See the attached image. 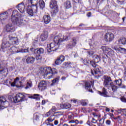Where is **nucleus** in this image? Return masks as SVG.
Listing matches in <instances>:
<instances>
[{"mask_svg":"<svg viewBox=\"0 0 126 126\" xmlns=\"http://www.w3.org/2000/svg\"><path fill=\"white\" fill-rule=\"evenodd\" d=\"M63 37H61L60 35L56 36L54 39V42L51 43L50 44L47 45V47L46 50L48 53H52V52H55L59 49V46H60L63 44Z\"/></svg>","mask_w":126,"mask_h":126,"instance_id":"f257e3e1","label":"nucleus"},{"mask_svg":"<svg viewBox=\"0 0 126 126\" xmlns=\"http://www.w3.org/2000/svg\"><path fill=\"white\" fill-rule=\"evenodd\" d=\"M12 15L13 17H11V21L13 24H16L18 26L22 25L23 23L22 21H23L20 19L22 17V16L17 11L14 10Z\"/></svg>","mask_w":126,"mask_h":126,"instance_id":"f03ea898","label":"nucleus"},{"mask_svg":"<svg viewBox=\"0 0 126 126\" xmlns=\"http://www.w3.org/2000/svg\"><path fill=\"white\" fill-rule=\"evenodd\" d=\"M49 6L52 10L51 14L52 16H55L59 11V6L58 5V1L56 0H51Z\"/></svg>","mask_w":126,"mask_h":126,"instance_id":"7ed1b4c3","label":"nucleus"},{"mask_svg":"<svg viewBox=\"0 0 126 126\" xmlns=\"http://www.w3.org/2000/svg\"><path fill=\"white\" fill-rule=\"evenodd\" d=\"M44 71H45V73L44 74V76L45 77H48V78H52V75L50 74H56V73H58V70L54 68H51V67H46L44 68Z\"/></svg>","mask_w":126,"mask_h":126,"instance_id":"20e7f679","label":"nucleus"},{"mask_svg":"<svg viewBox=\"0 0 126 126\" xmlns=\"http://www.w3.org/2000/svg\"><path fill=\"white\" fill-rule=\"evenodd\" d=\"M8 99L13 103H18V102H22V101H24V96L20 97L19 95H9L8 96Z\"/></svg>","mask_w":126,"mask_h":126,"instance_id":"39448f33","label":"nucleus"},{"mask_svg":"<svg viewBox=\"0 0 126 126\" xmlns=\"http://www.w3.org/2000/svg\"><path fill=\"white\" fill-rule=\"evenodd\" d=\"M0 110H3L9 106V102L6 101V98L3 95L0 96Z\"/></svg>","mask_w":126,"mask_h":126,"instance_id":"423d86ee","label":"nucleus"},{"mask_svg":"<svg viewBox=\"0 0 126 126\" xmlns=\"http://www.w3.org/2000/svg\"><path fill=\"white\" fill-rule=\"evenodd\" d=\"M91 72L93 75H94L95 78H96V79H98V78L102 76L101 70L98 67L94 68L93 70H91Z\"/></svg>","mask_w":126,"mask_h":126,"instance_id":"0eeeda50","label":"nucleus"},{"mask_svg":"<svg viewBox=\"0 0 126 126\" xmlns=\"http://www.w3.org/2000/svg\"><path fill=\"white\" fill-rule=\"evenodd\" d=\"M100 49L102 50L104 54H107L109 56L114 55V50L106 46H101Z\"/></svg>","mask_w":126,"mask_h":126,"instance_id":"6e6552de","label":"nucleus"},{"mask_svg":"<svg viewBox=\"0 0 126 126\" xmlns=\"http://www.w3.org/2000/svg\"><path fill=\"white\" fill-rule=\"evenodd\" d=\"M113 82H112V79H111L110 77H106L104 78V81L103 85L105 87H107L108 89H110L111 86L113 84Z\"/></svg>","mask_w":126,"mask_h":126,"instance_id":"1a4fd4ad","label":"nucleus"},{"mask_svg":"<svg viewBox=\"0 0 126 126\" xmlns=\"http://www.w3.org/2000/svg\"><path fill=\"white\" fill-rule=\"evenodd\" d=\"M104 39L106 42H112L115 39V35L112 32H107L104 36Z\"/></svg>","mask_w":126,"mask_h":126,"instance_id":"9d476101","label":"nucleus"},{"mask_svg":"<svg viewBox=\"0 0 126 126\" xmlns=\"http://www.w3.org/2000/svg\"><path fill=\"white\" fill-rule=\"evenodd\" d=\"M11 51L13 52V54H16V53H28L29 51L28 49H20V51L17 50L16 47L13 46L11 48H10Z\"/></svg>","mask_w":126,"mask_h":126,"instance_id":"9b49d317","label":"nucleus"},{"mask_svg":"<svg viewBox=\"0 0 126 126\" xmlns=\"http://www.w3.org/2000/svg\"><path fill=\"white\" fill-rule=\"evenodd\" d=\"M38 88L40 91H44L47 89V82L45 81H41L38 85Z\"/></svg>","mask_w":126,"mask_h":126,"instance_id":"f8f14e48","label":"nucleus"},{"mask_svg":"<svg viewBox=\"0 0 126 126\" xmlns=\"http://www.w3.org/2000/svg\"><path fill=\"white\" fill-rule=\"evenodd\" d=\"M93 84L92 81H88L85 82V85L84 86L86 90H88L89 92H93L92 89H91V85Z\"/></svg>","mask_w":126,"mask_h":126,"instance_id":"ddd939ff","label":"nucleus"},{"mask_svg":"<svg viewBox=\"0 0 126 126\" xmlns=\"http://www.w3.org/2000/svg\"><path fill=\"white\" fill-rule=\"evenodd\" d=\"M5 30L6 32H14L15 28L11 24H8L5 26Z\"/></svg>","mask_w":126,"mask_h":126,"instance_id":"4468645a","label":"nucleus"},{"mask_svg":"<svg viewBox=\"0 0 126 126\" xmlns=\"http://www.w3.org/2000/svg\"><path fill=\"white\" fill-rule=\"evenodd\" d=\"M25 58L27 63H34V62H35V57H33L32 56H26Z\"/></svg>","mask_w":126,"mask_h":126,"instance_id":"2eb2a0df","label":"nucleus"},{"mask_svg":"<svg viewBox=\"0 0 126 126\" xmlns=\"http://www.w3.org/2000/svg\"><path fill=\"white\" fill-rule=\"evenodd\" d=\"M9 40L10 44L12 45H17L18 43V40L16 37L9 36Z\"/></svg>","mask_w":126,"mask_h":126,"instance_id":"dca6fc26","label":"nucleus"},{"mask_svg":"<svg viewBox=\"0 0 126 126\" xmlns=\"http://www.w3.org/2000/svg\"><path fill=\"white\" fill-rule=\"evenodd\" d=\"M16 7L21 13H23V12L25 11V5H24L23 3H20L16 6Z\"/></svg>","mask_w":126,"mask_h":126,"instance_id":"f3484780","label":"nucleus"},{"mask_svg":"<svg viewBox=\"0 0 126 126\" xmlns=\"http://www.w3.org/2000/svg\"><path fill=\"white\" fill-rule=\"evenodd\" d=\"M48 38V32L45 31L43 33L40 35V40L43 42V41H46Z\"/></svg>","mask_w":126,"mask_h":126,"instance_id":"a211bd4d","label":"nucleus"},{"mask_svg":"<svg viewBox=\"0 0 126 126\" xmlns=\"http://www.w3.org/2000/svg\"><path fill=\"white\" fill-rule=\"evenodd\" d=\"M43 19L45 24H49L51 22V16L49 15H45Z\"/></svg>","mask_w":126,"mask_h":126,"instance_id":"6ab92c4d","label":"nucleus"},{"mask_svg":"<svg viewBox=\"0 0 126 126\" xmlns=\"http://www.w3.org/2000/svg\"><path fill=\"white\" fill-rule=\"evenodd\" d=\"M61 109H70L71 108V104L68 103H63L60 104Z\"/></svg>","mask_w":126,"mask_h":126,"instance_id":"aec40b11","label":"nucleus"},{"mask_svg":"<svg viewBox=\"0 0 126 126\" xmlns=\"http://www.w3.org/2000/svg\"><path fill=\"white\" fill-rule=\"evenodd\" d=\"M28 6H31V5H37L38 4V0H28Z\"/></svg>","mask_w":126,"mask_h":126,"instance_id":"412c9836","label":"nucleus"},{"mask_svg":"<svg viewBox=\"0 0 126 126\" xmlns=\"http://www.w3.org/2000/svg\"><path fill=\"white\" fill-rule=\"evenodd\" d=\"M44 50L43 48H37L34 50V54L35 55H43L44 54Z\"/></svg>","mask_w":126,"mask_h":126,"instance_id":"4be33fe9","label":"nucleus"},{"mask_svg":"<svg viewBox=\"0 0 126 126\" xmlns=\"http://www.w3.org/2000/svg\"><path fill=\"white\" fill-rule=\"evenodd\" d=\"M8 13L7 11H5L0 14V19L1 20H5L7 18Z\"/></svg>","mask_w":126,"mask_h":126,"instance_id":"5701e85b","label":"nucleus"},{"mask_svg":"<svg viewBox=\"0 0 126 126\" xmlns=\"http://www.w3.org/2000/svg\"><path fill=\"white\" fill-rule=\"evenodd\" d=\"M61 116H62V114H61L60 112H56L53 114L52 117L54 118V120H58V119H59V118H60Z\"/></svg>","mask_w":126,"mask_h":126,"instance_id":"b1692460","label":"nucleus"},{"mask_svg":"<svg viewBox=\"0 0 126 126\" xmlns=\"http://www.w3.org/2000/svg\"><path fill=\"white\" fill-rule=\"evenodd\" d=\"M30 7H31V9L34 13H37L38 12V6H37V5H32L30 6Z\"/></svg>","mask_w":126,"mask_h":126,"instance_id":"393cba45","label":"nucleus"},{"mask_svg":"<svg viewBox=\"0 0 126 126\" xmlns=\"http://www.w3.org/2000/svg\"><path fill=\"white\" fill-rule=\"evenodd\" d=\"M93 58L94 60L95 63H98L101 61V58H99V56L97 55H94L93 56Z\"/></svg>","mask_w":126,"mask_h":126,"instance_id":"a878e982","label":"nucleus"},{"mask_svg":"<svg viewBox=\"0 0 126 126\" xmlns=\"http://www.w3.org/2000/svg\"><path fill=\"white\" fill-rule=\"evenodd\" d=\"M64 6L68 9V8H70L71 7V2H70V1H66L64 3Z\"/></svg>","mask_w":126,"mask_h":126,"instance_id":"bb28decb","label":"nucleus"},{"mask_svg":"<svg viewBox=\"0 0 126 126\" xmlns=\"http://www.w3.org/2000/svg\"><path fill=\"white\" fill-rule=\"evenodd\" d=\"M119 43L120 45H126V38L124 37H122L119 39Z\"/></svg>","mask_w":126,"mask_h":126,"instance_id":"cd10ccee","label":"nucleus"},{"mask_svg":"<svg viewBox=\"0 0 126 126\" xmlns=\"http://www.w3.org/2000/svg\"><path fill=\"white\" fill-rule=\"evenodd\" d=\"M39 3L40 9H44L45 8V2H44V0H40Z\"/></svg>","mask_w":126,"mask_h":126,"instance_id":"c85d7f7f","label":"nucleus"},{"mask_svg":"<svg viewBox=\"0 0 126 126\" xmlns=\"http://www.w3.org/2000/svg\"><path fill=\"white\" fill-rule=\"evenodd\" d=\"M29 7L30 6H28V8L27 9V12L28 13V14H29V15H31V16H33L34 12L31 9V8H30Z\"/></svg>","mask_w":126,"mask_h":126,"instance_id":"c756f323","label":"nucleus"},{"mask_svg":"<svg viewBox=\"0 0 126 126\" xmlns=\"http://www.w3.org/2000/svg\"><path fill=\"white\" fill-rule=\"evenodd\" d=\"M114 13H115V12L113 11L112 10H110L108 11L105 12V16L107 17H109V16H111V15H113Z\"/></svg>","mask_w":126,"mask_h":126,"instance_id":"7c9ffc66","label":"nucleus"},{"mask_svg":"<svg viewBox=\"0 0 126 126\" xmlns=\"http://www.w3.org/2000/svg\"><path fill=\"white\" fill-rule=\"evenodd\" d=\"M29 98H31V99H34L36 101H39V100H40V97L39 96V95H31L30 96H29Z\"/></svg>","mask_w":126,"mask_h":126,"instance_id":"2f4dec72","label":"nucleus"},{"mask_svg":"<svg viewBox=\"0 0 126 126\" xmlns=\"http://www.w3.org/2000/svg\"><path fill=\"white\" fill-rule=\"evenodd\" d=\"M99 93L100 95H107L108 94V92L105 88H103V89H102V91L99 92Z\"/></svg>","mask_w":126,"mask_h":126,"instance_id":"473e14b6","label":"nucleus"},{"mask_svg":"<svg viewBox=\"0 0 126 126\" xmlns=\"http://www.w3.org/2000/svg\"><path fill=\"white\" fill-rule=\"evenodd\" d=\"M116 51H118V52H121L122 53H126V49L123 48L122 47H119L115 48Z\"/></svg>","mask_w":126,"mask_h":126,"instance_id":"72a5a7b5","label":"nucleus"},{"mask_svg":"<svg viewBox=\"0 0 126 126\" xmlns=\"http://www.w3.org/2000/svg\"><path fill=\"white\" fill-rule=\"evenodd\" d=\"M59 80H60V76H58L55 79L52 80L51 85H54L55 83H59Z\"/></svg>","mask_w":126,"mask_h":126,"instance_id":"f704fd0d","label":"nucleus"},{"mask_svg":"<svg viewBox=\"0 0 126 126\" xmlns=\"http://www.w3.org/2000/svg\"><path fill=\"white\" fill-rule=\"evenodd\" d=\"M17 81H19V77H16L13 83L11 84V86L14 87L15 86V84H16V83Z\"/></svg>","mask_w":126,"mask_h":126,"instance_id":"c9c22d12","label":"nucleus"},{"mask_svg":"<svg viewBox=\"0 0 126 126\" xmlns=\"http://www.w3.org/2000/svg\"><path fill=\"white\" fill-rule=\"evenodd\" d=\"M32 85H33L32 84V81L28 82L27 84V86L25 88V89H28V88L32 87Z\"/></svg>","mask_w":126,"mask_h":126,"instance_id":"e433bc0d","label":"nucleus"},{"mask_svg":"<svg viewBox=\"0 0 126 126\" xmlns=\"http://www.w3.org/2000/svg\"><path fill=\"white\" fill-rule=\"evenodd\" d=\"M55 121V118L53 117V116H51L50 117H49L45 122H48L49 123H52Z\"/></svg>","mask_w":126,"mask_h":126,"instance_id":"4c0bfd02","label":"nucleus"},{"mask_svg":"<svg viewBox=\"0 0 126 126\" xmlns=\"http://www.w3.org/2000/svg\"><path fill=\"white\" fill-rule=\"evenodd\" d=\"M72 45L74 47H75L76 46V44H77V40H76V38L75 37H73L72 39Z\"/></svg>","mask_w":126,"mask_h":126,"instance_id":"58836bf2","label":"nucleus"},{"mask_svg":"<svg viewBox=\"0 0 126 126\" xmlns=\"http://www.w3.org/2000/svg\"><path fill=\"white\" fill-rule=\"evenodd\" d=\"M110 88L112 89L113 92H115V91H116V90L118 89V87L115 85H114V84H112V85L110 86Z\"/></svg>","mask_w":126,"mask_h":126,"instance_id":"ea45409f","label":"nucleus"},{"mask_svg":"<svg viewBox=\"0 0 126 126\" xmlns=\"http://www.w3.org/2000/svg\"><path fill=\"white\" fill-rule=\"evenodd\" d=\"M90 63L91 65L94 67H94H97V64H96L97 63L95 62L94 60L90 61Z\"/></svg>","mask_w":126,"mask_h":126,"instance_id":"a19ab883","label":"nucleus"},{"mask_svg":"<svg viewBox=\"0 0 126 126\" xmlns=\"http://www.w3.org/2000/svg\"><path fill=\"white\" fill-rule=\"evenodd\" d=\"M115 82H116V85H118V86H121L122 85L123 81L122 80V79L116 80L115 81Z\"/></svg>","mask_w":126,"mask_h":126,"instance_id":"79ce46f5","label":"nucleus"},{"mask_svg":"<svg viewBox=\"0 0 126 126\" xmlns=\"http://www.w3.org/2000/svg\"><path fill=\"white\" fill-rule=\"evenodd\" d=\"M60 62H61V63H63L64 61V56L61 55L60 57H58L57 58Z\"/></svg>","mask_w":126,"mask_h":126,"instance_id":"37998d69","label":"nucleus"},{"mask_svg":"<svg viewBox=\"0 0 126 126\" xmlns=\"http://www.w3.org/2000/svg\"><path fill=\"white\" fill-rule=\"evenodd\" d=\"M73 45H72V43H68L66 45V47L67 49H72V48H73Z\"/></svg>","mask_w":126,"mask_h":126,"instance_id":"c03bdc74","label":"nucleus"},{"mask_svg":"<svg viewBox=\"0 0 126 126\" xmlns=\"http://www.w3.org/2000/svg\"><path fill=\"white\" fill-rule=\"evenodd\" d=\"M88 54L90 57H92V58H93V56H94L95 52H94V51H88Z\"/></svg>","mask_w":126,"mask_h":126,"instance_id":"a18cd8bd","label":"nucleus"},{"mask_svg":"<svg viewBox=\"0 0 126 126\" xmlns=\"http://www.w3.org/2000/svg\"><path fill=\"white\" fill-rule=\"evenodd\" d=\"M35 59L36 61H41L42 60V56L39 54H37L35 57Z\"/></svg>","mask_w":126,"mask_h":126,"instance_id":"49530a36","label":"nucleus"},{"mask_svg":"<svg viewBox=\"0 0 126 126\" xmlns=\"http://www.w3.org/2000/svg\"><path fill=\"white\" fill-rule=\"evenodd\" d=\"M55 64H56V65H60V64H62V62H60V60L57 58L55 61Z\"/></svg>","mask_w":126,"mask_h":126,"instance_id":"de8ad7c7","label":"nucleus"},{"mask_svg":"<svg viewBox=\"0 0 126 126\" xmlns=\"http://www.w3.org/2000/svg\"><path fill=\"white\" fill-rule=\"evenodd\" d=\"M82 106H87V102H85V100H82L80 101Z\"/></svg>","mask_w":126,"mask_h":126,"instance_id":"09e8293b","label":"nucleus"},{"mask_svg":"<svg viewBox=\"0 0 126 126\" xmlns=\"http://www.w3.org/2000/svg\"><path fill=\"white\" fill-rule=\"evenodd\" d=\"M118 113H126V109H118Z\"/></svg>","mask_w":126,"mask_h":126,"instance_id":"8fccbe9b","label":"nucleus"},{"mask_svg":"<svg viewBox=\"0 0 126 126\" xmlns=\"http://www.w3.org/2000/svg\"><path fill=\"white\" fill-rule=\"evenodd\" d=\"M56 111H57V108H56V107L55 106H53L52 109L50 110V111L52 112V114L53 113H55V112Z\"/></svg>","mask_w":126,"mask_h":126,"instance_id":"3c124183","label":"nucleus"},{"mask_svg":"<svg viewBox=\"0 0 126 126\" xmlns=\"http://www.w3.org/2000/svg\"><path fill=\"white\" fill-rule=\"evenodd\" d=\"M7 46H6V44L4 43H2V46L0 49V51H1V50H4V49H5V48H7Z\"/></svg>","mask_w":126,"mask_h":126,"instance_id":"603ef678","label":"nucleus"},{"mask_svg":"<svg viewBox=\"0 0 126 126\" xmlns=\"http://www.w3.org/2000/svg\"><path fill=\"white\" fill-rule=\"evenodd\" d=\"M74 117V115L71 113V114L68 116V119H69V120H72V119H73Z\"/></svg>","mask_w":126,"mask_h":126,"instance_id":"864d4df0","label":"nucleus"},{"mask_svg":"<svg viewBox=\"0 0 126 126\" xmlns=\"http://www.w3.org/2000/svg\"><path fill=\"white\" fill-rule=\"evenodd\" d=\"M90 47L92 48H95L96 46H97V42H94L93 44H90Z\"/></svg>","mask_w":126,"mask_h":126,"instance_id":"5fc2aeb1","label":"nucleus"},{"mask_svg":"<svg viewBox=\"0 0 126 126\" xmlns=\"http://www.w3.org/2000/svg\"><path fill=\"white\" fill-rule=\"evenodd\" d=\"M117 0L119 4H124V2H125V0Z\"/></svg>","mask_w":126,"mask_h":126,"instance_id":"6e6d98bb","label":"nucleus"},{"mask_svg":"<svg viewBox=\"0 0 126 126\" xmlns=\"http://www.w3.org/2000/svg\"><path fill=\"white\" fill-rule=\"evenodd\" d=\"M20 83V86L19 85H16V87H17L18 88H19L20 87H24V86L22 85V82L20 81L19 82Z\"/></svg>","mask_w":126,"mask_h":126,"instance_id":"4d7b16f0","label":"nucleus"},{"mask_svg":"<svg viewBox=\"0 0 126 126\" xmlns=\"http://www.w3.org/2000/svg\"><path fill=\"white\" fill-rule=\"evenodd\" d=\"M121 100L122 102H124V103H126V98L125 96H123L121 98Z\"/></svg>","mask_w":126,"mask_h":126,"instance_id":"13d9d810","label":"nucleus"},{"mask_svg":"<svg viewBox=\"0 0 126 126\" xmlns=\"http://www.w3.org/2000/svg\"><path fill=\"white\" fill-rule=\"evenodd\" d=\"M51 114H53V113L51 112V110H50L49 112L46 113V114H45V116L46 117H49Z\"/></svg>","mask_w":126,"mask_h":126,"instance_id":"bf43d9fd","label":"nucleus"},{"mask_svg":"<svg viewBox=\"0 0 126 126\" xmlns=\"http://www.w3.org/2000/svg\"><path fill=\"white\" fill-rule=\"evenodd\" d=\"M109 116L111 117V118H112V119H114V120H117V118H115V116L113 113H110L109 114Z\"/></svg>","mask_w":126,"mask_h":126,"instance_id":"052dcab7","label":"nucleus"},{"mask_svg":"<svg viewBox=\"0 0 126 126\" xmlns=\"http://www.w3.org/2000/svg\"><path fill=\"white\" fill-rule=\"evenodd\" d=\"M103 62L104 63H107V58L106 57H103L102 58Z\"/></svg>","mask_w":126,"mask_h":126,"instance_id":"680f3d73","label":"nucleus"},{"mask_svg":"<svg viewBox=\"0 0 126 126\" xmlns=\"http://www.w3.org/2000/svg\"><path fill=\"white\" fill-rule=\"evenodd\" d=\"M71 101V102L73 101V103H74V104H76V103H77V102H78V100L75 99H72Z\"/></svg>","mask_w":126,"mask_h":126,"instance_id":"e2e57ef3","label":"nucleus"},{"mask_svg":"<svg viewBox=\"0 0 126 126\" xmlns=\"http://www.w3.org/2000/svg\"><path fill=\"white\" fill-rule=\"evenodd\" d=\"M47 126H54V124H51V123L49 122H46Z\"/></svg>","mask_w":126,"mask_h":126,"instance_id":"0e129e2a","label":"nucleus"},{"mask_svg":"<svg viewBox=\"0 0 126 126\" xmlns=\"http://www.w3.org/2000/svg\"><path fill=\"white\" fill-rule=\"evenodd\" d=\"M106 125H108V126H110V125H111V121L109 120H106Z\"/></svg>","mask_w":126,"mask_h":126,"instance_id":"69168bd1","label":"nucleus"},{"mask_svg":"<svg viewBox=\"0 0 126 126\" xmlns=\"http://www.w3.org/2000/svg\"><path fill=\"white\" fill-rule=\"evenodd\" d=\"M92 123H93V124H96L97 123V121L96 120H95V118H92Z\"/></svg>","mask_w":126,"mask_h":126,"instance_id":"338daca9","label":"nucleus"},{"mask_svg":"<svg viewBox=\"0 0 126 126\" xmlns=\"http://www.w3.org/2000/svg\"><path fill=\"white\" fill-rule=\"evenodd\" d=\"M36 50V49H34L33 47H32L30 48V51L31 52H34V53H35V50Z\"/></svg>","mask_w":126,"mask_h":126,"instance_id":"774afa93","label":"nucleus"}]
</instances>
